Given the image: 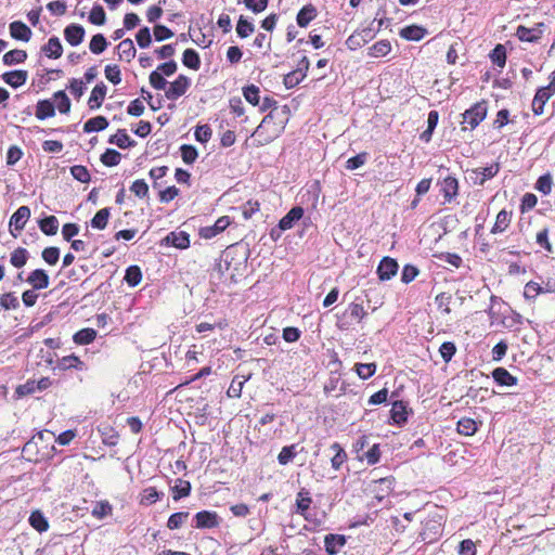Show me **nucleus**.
Wrapping results in <instances>:
<instances>
[{
  "label": "nucleus",
  "instance_id": "obj_6",
  "mask_svg": "<svg viewBox=\"0 0 555 555\" xmlns=\"http://www.w3.org/2000/svg\"><path fill=\"white\" fill-rule=\"evenodd\" d=\"M220 520L221 519L216 512L201 511L194 516V527L198 529H211L218 527L220 525Z\"/></svg>",
  "mask_w": 555,
  "mask_h": 555
},
{
  "label": "nucleus",
  "instance_id": "obj_61",
  "mask_svg": "<svg viewBox=\"0 0 555 555\" xmlns=\"http://www.w3.org/2000/svg\"><path fill=\"white\" fill-rule=\"evenodd\" d=\"M130 191L139 198L149 197V185L143 179L133 181L130 186Z\"/></svg>",
  "mask_w": 555,
  "mask_h": 555
},
{
  "label": "nucleus",
  "instance_id": "obj_56",
  "mask_svg": "<svg viewBox=\"0 0 555 555\" xmlns=\"http://www.w3.org/2000/svg\"><path fill=\"white\" fill-rule=\"evenodd\" d=\"M181 157L188 165H192L198 157V152L195 146L183 144L180 146Z\"/></svg>",
  "mask_w": 555,
  "mask_h": 555
},
{
  "label": "nucleus",
  "instance_id": "obj_62",
  "mask_svg": "<svg viewBox=\"0 0 555 555\" xmlns=\"http://www.w3.org/2000/svg\"><path fill=\"white\" fill-rule=\"evenodd\" d=\"M42 259L50 266H54L57 263L59 259H60V248L57 247H54V246H50V247H46L43 250H42Z\"/></svg>",
  "mask_w": 555,
  "mask_h": 555
},
{
  "label": "nucleus",
  "instance_id": "obj_50",
  "mask_svg": "<svg viewBox=\"0 0 555 555\" xmlns=\"http://www.w3.org/2000/svg\"><path fill=\"white\" fill-rule=\"evenodd\" d=\"M88 18H89V22L93 25H98V26L104 25L106 22V13H105L103 7L100 4H95L91 9Z\"/></svg>",
  "mask_w": 555,
  "mask_h": 555
},
{
  "label": "nucleus",
  "instance_id": "obj_23",
  "mask_svg": "<svg viewBox=\"0 0 555 555\" xmlns=\"http://www.w3.org/2000/svg\"><path fill=\"white\" fill-rule=\"evenodd\" d=\"M108 143L115 144L119 149H128L137 144L135 141L128 135L126 129H118L116 134L109 137Z\"/></svg>",
  "mask_w": 555,
  "mask_h": 555
},
{
  "label": "nucleus",
  "instance_id": "obj_1",
  "mask_svg": "<svg viewBox=\"0 0 555 555\" xmlns=\"http://www.w3.org/2000/svg\"><path fill=\"white\" fill-rule=\"evenodd\" d=\"M486 118L485 102L476 103L463 114V130H474Z\"/></svg>",
  "mask_w": 555,
  "mask_h": 555
},
{
  "label": "nucleus",
  "instance_id": "obj_53",
  "mask_svg": "<svg viewBox=\"0 0 555 555\" xmlns=\"http://www.w3.org/2000/svg\"><path fill=\"white\" fill-rule=\"evenodd\" d=\"M369 157H370L369 153L361 152L358 155L350 157L346 162L345 168L350 171L356 170V169L362 167L369 160Z\"/></svg>",
  "mask_w": 555,
  "mask_h": 555
},
{
  "label": "nucleus",
  "instance_id": "obj_18",
  "mask_svg": "<svg viewBox=\"0 0 555 555\" xmlns=\"http://www.w3.org/2000/svg\"><path fill=\"white\" fill-rule=\"evenodd\" d=\"M318 16V10L317 8L308 3L304 5L296 16V23L299 27H307L315 17Z\"/></svg>",
  "mask_w": 555,
  "mask_h": 555
},
{
  "label": "nucleus",
  "instance_id": "obj_20",
  "mask_svg": "<svg viewBox=\"0 0 555 555\" xmlns=\"http://www.w3.org/2000/svg\"><path fill=\"white\" fill-rule=\"evenodd\" d=\"M493 380L503 387H512L517 385V377L513 376L506 369L496 367L492 371Z\"/></svg>",
  "mask_w": 555,
  "mask_h": 555
},
{
  "label": "nucleus",
  "instance_id": "obj_27",
  "mask_svg": "<svg viewBox=\"0 0 555 555\" xmlns=\"http://www.w3.org/2000/svg\"><path fill=\"white\" fill-rule=\"evenodd\" d=\"M28 521L29 525L40 533L46 532L49 529L48 519L39 509L31 512Z\"/></svg>",
  "mask_w": 555,
  "mask_h": 555
},
{
  "label": "nucleus",
  "instance_id": "obj_26",
  "mask_svg": "<svg viewBox=\"0 0 555 555\" xmlns=\"http://www.w3.org/2000/svg\"><path fill=\"white\" fill-rule=\"evenodd\" d=\"M426 29L422 26L410 25L400 30V36L405 40L420 41L426 35Z\"/></svg>",
  "mask_w": 555,
  "mask_h": 555
},
{
  "label": "nucleus",
  "instance_id": "obj_64",
  "mask_svg": "<svg viewBox=\"0 0 555 555\" xmlns=\"http://www.w3.org/2000/svg\"><path fill=\"white\" fill-rule=\"evenodd\" d=\"M305 77L299 74L296 69L289 72L284 76L283 83L286 89H293L298 86Z\"/></svg>",
  "mask_w": 555,
  "mask_h": 555
},
{
  "label": "nucleus",
  "instance_id": "obj_14",
  "mask_svg": "<svg viewBox=\"0 0 555 555\" xmlns=\"http://www.w3.org/2000/svg\"><path fill=\"white\" fill-rule=\"evenodd\" d=\"M10 35L15 40L28 42L31 38V29L21 21H14L9 25Z\"/></svg>",
  "mask_w": 555,
  "mask_h": 555
},
{
  "label": "nucleus",
  "instance_id": "obj_9",
  "mask_svg": "<svg viewBox=\"0 0 555 555\" xmlns=\"http://www.w3.org/2000/svg\"><path fill=\"white\" fill-rule=\"evenodd\" d=\"M231 223L229 216H222L217 219L214 225L204 227L199 230V235L204 238H212L223 232Z\"/></svg>",
  "mask_w": 555,
  "mask_h": 555
},
{
  "label": "nucleus",
  "instance_id": "obj_37",
  "mask_svg": "<svg viewBox=\"0 0 555 555\" xmlns=\"http://www.w3.org/2000/svg\"><path fill=\"white\" fill-rule=\"evenodd\" d=\"M391 51V44L388 40H379L369 48V55L372 57L386 56Z\"/></svg>",
  "mask_w": 555,
  "mask_h": 555
},
{
  "label": "nucleus",
  "instance_id": "obj_57",
  "mask_svg": "<svg viewBox=\"0 0 555 555\" xmlns=\"http://www.w3.org/2000/svg\"><path fill=\"white\" fill-rule=\"evenodd\" d=\"M374 482H375L376 485H378L379 490H380V492H382L380 494H379V493H377V494H376V498H377L379 501H382V500H383V498H384L385 495H387V494L391 491L392 486H393V482H395V479H393V477H384V478H379L378 480H374Z\"/></svg>",
  "mask_w": 555,
  "mask_h": 555
},
{
  "label": "nucleus",
  "instance_id": "obj_49",
  "mask_svg": "<svg viewBox=\"0 0 555 555\" xmlns=\"http://www.w3.org/2000/svg\"><path fill=\"white\" fill-rule=\"evenodd\" d=\"M100 159L105 166L113 167L117 166L120 163L121 154L114 149H107L101 155Z\"/></svg>",
  "mask_w": 555,
  "mask_h": 555
},
{
  "label": "nucleus",
  "instance_id": "obj_22",
  "mask_svg": "<svg viewBox=\"0 0 555 555\" xmlns=\"http://www.w3.org/2000/svg\"><path fill=\"white\" fill-rule=\"evenodd\" d=\"M41 51L50 59H59L63 54V47L60 39L53 36L41 48Z\"/></svg>",
  "mask_w": 555,
  "mask_h": 555
},
{
  "label": "nucleus",
  "instance_id": "obj_3",
  "mask_svg": "<svg viewBox=\"0 0 555 555\" xmlns=\"http://www.w3.org/2000/svg\"><path fill=\"white\" fill-rule=\"evenodd\" d=\"M546 29V25L543 22L537 23L533 27L528 28L524 25H519L516 30V36L520 41L524 42H538L543 33Z\"/></svg>",
  "mask_w": 555,
  "mask_h": 555
},
{
  "label": "nucleus",
  "instance_id": "obj_60",
  "mask_svg": "<svg viewBox=\"0 0 555 555\" xmlns=\"http://www.w3.org/2000/svg\"><path fill=\"white\" fill-rule=\"evenodd\" d=\"M0 307L4 310H15L20 307V301L13 293H7L0 296Z\"/></svg>",
  "mask_w": 555,
  "mask_h": 555
},
{
  "label": "nucleus",
  "instance_id": "obj_28",
  "mask_svg": "<svg viewBox=\"0 0 555 555\" xmlns=\"http://www.w3.org/2000/svg\"><path fill=\"white\" fill-rule=\"evenodd\" d=\"M465 179L472 185H482L486 182V167L467 168Z\"/></svg>",
  "mask_w": 555,
  "mask_h": 555
},
{
  "label": "nucleus",
  "instance_id": "obj_42",
  "mask_svg": "<svg viewBox=\"0 0 555 555\" xmlns=\"http://www.w3.org/2000/svg\"><path fill=\"white\" fill-rule=\"evenodd\" d=\"M488 56L491 59L494 65L504 67L506 63V49L503 44L498 43Z\"/></svg>",
  "mask_w": 555,
  "mask_h": 555
},
{
  "label": "nucleus",
  "instance_id": "obj_59",
  "mask_svg": "<svg viewBox=\"0 0 555 555\" xmlns=\"http://www.w3.org/2000/svg\"><path fill=\"white\" fill-rule=\"evenodd\" d=\"M356 372L361 379H367L376 372L375 363H357Z\"/></svg>",
  "mask_w": 555,
  "mask_h": 555
},
{
  "label": "nucleus",
  "instance_id": "obj_47",
  "mask_svg": "<svg viewBox=\"0 0 555 555\" xmlns=\"http://www.w3.org/2000/svg\"><path fill=\"white\" fill-rule=\"evenodd\" d=\"M255 31V26L251 22L247 21L243 15L240 16L236 24V33L240 38H247Z\"/></svg>",
  "mask_w": 555,
  "mask_h": 555
},
{
  "label": "nucleus",
  "instance_id": "obj_51",
  "mask_svg": "<svg viewBox=\"0 0 555 555\" xmlns=\"http://www.w3.org/2000/svg\"><path fill=\"white\" fill-rule=\"evenodd\" d=\"M297 444L285 446L282 448L278 455V461L281 465H287L297 455Z\"/></svg>",
  "mask_w": 555,
  "mask_h": 555
},
{
  "label": "nucleus",
  "instance_id": "obj_63",
  "mask_svg": "<svg viewBox=\"0 0 555 555\" xmlns=\"http://www.w3.org/2000/svg\"><path fill=\"white\" fill-rule=\"evenodd\" d=\"M70 173L79 182L88 183L91 179L88 169L82 165H75L70 167Z\"/></svg>",
  "mask_w": 555,
  "mask_h": 555
},
{
  "label": "nucleus",
  "instance_id": "obj_39",
  "mask_svg": "<svg viewBox=\"0 0 555 555\" xmlns=\"http://www.w3.org/2000/svg\"><path fill=\"white\" fill-rule=\"evenodd\" d=\"M61 370L77 369L83 370L85 363L75 354L63 357L57 364Z\"/></svg>",
  "mask_w": 555,
  "mask_h": 555
},
{
  "label": "nucleus",
  "instance_id": "obj_43",
  "mask_svg": "<svg viewBox=\"0 0 555 555\" xmlns=\"http://www.w3.org/2000/svg\"><path fill=\"white\" fill-rule=\"evenodd\" d=\"M178 485L171 488L172 499L179 501L182 498L189 496L191 493V483L188 480L178 479Z\"/></svg>",
  "mask_w": 555,
  "mask_h": 555
},
{
  "label": "nucleus",
  "instance_id": "obj_48",
  "mask_svg": "<svg viewBox=\"0 0 555 555\" xmlns=\"http://www.w3.org/2000/svg\"><path fill=\"white\" fill-rule=\"evenodd\" d=\"M163 495L164 493L158 492L155 487H149L143 490L140 503L143 505H151L158 501Z\"/></svg>",
  "mask_w": 555,
  "mask_h": 555
},
{
  "label": "nucleus",
  "instance_id": "obj_25",
  "mask_svg": "<svg viewBox=\"0 0 555 555\" xmlns=\"http://www.w3.org/2000/svg\"><path fill=\"white\" fill-rule=\"evenodd\" d=\"M36 117L43 120L55 115V106L51 100H39L36 105Z\"/></svg>",
  "mask_w": 555,
  "mask_h": 555
},
{
  "label": "nucleus",
  "instance_id": "obj_5",
  "mask_svg": "<svg viewBox=\"0 0 555 555\" xmlns=\"http://www.w3.org/2000/svg\"><path fill=\"white\" fill-rule=\"evenodd\" d=\"M191 86V79L184 75H179L176 80L170 82L169 88L165 91V95L168 100H177Z\"/></svg>",
  "mask_w": 555,
  "mask_h": 555
},
{
  "label": "nucleus",
  "instance_id": "obj_17",
  "mask_svg": "<svg viewBox=\"0 0 555 555\" xmlns=\"http://www.w3.org/2000/svg\"><path fill=\"white\" fill-rule=\"evenodd\" d=\"M106 92L107 87L103 81L96 83L93 90L91 91V95L88 100L89 108L92 111L100 108L105 99Z\"/></svg>",
  "mask_w": 555,
  "mask_h": 555
},
{
  "label": "nucleus",
  "instance_id": "obj_58",
  "mask_svg": "<svg viewBox=\"0 0 555 555\" xmlns=\"http://www.w3.org/2000/svg\"><path fill=\"white\" fill-rule=\"evenodd\" d=\"M135 39H137L138 46L141 49L149 48L152 43V35H151L150 28L147 26L140 28L135 35Z\"/></svg>",
  "mask_w": 555,
  "mask_h": 555
},
{
  "label": "nucleus",
  "instance_id": "obj_15",
  "mask_svg": "<svg viewBox=\"0 0 555 555\" xmlns=\"http://www.w3.org/2000/svg\"><path fill=\"white\" fill-rule=\"evenodd\" d=\"M1 78L7 85L16 89L27 81L28 73L24 69H15L5 72L4 74H2Z\"/></svg>",
  "mask_w": 555,
  "mask_h": 555
},
{
  "label": "nucleus",
  "instance_id": "obj_12",
  "mask_svg": "<svg viewBox=\"0 0 555 555\" xmlns=\"http://www.w3.org/2000/svg\"><path fill=\"white\" fill-rule=\"evenodd\" d=\"M30 217V209L28 206H21L17 208V210L12 215L11 219H10V228H11V233L16 236L14 233H13V230H16V231H21L24 229L27 220L29 219Z\"/></svg>",
  "mask_w": 555,
  "mask_h": 555
},
{
  "label": "nucleus",
  "instance_id": "obj_54",
  "mask_svg": "<svg viewBox=\"0 0 555 555\" xmlns=\"http://www.w3.org/2000/svg\"><path fill=\"white\" fill-rule=\"evenodd\" d=\"M190 513L189 512H177L170 515L167 521V527L170 530H175L180 528L189 518Z\"/></svg>",
  "mask_w": 555,
  "mask_h": 555
},
{
  "label": "nucleus",
  "instance_id": "obj_36",
  "mask_svg": "<svg viewBox=\"0 0 555 555\" xmlns=\"http://www.w3.org/2000/svg\"><path fill=\"white\" fill-rule=\"evenodd\" d=\"M111 216V208L105 207L100 209L94 217L91 219L90 223L93 229L103 230L106 228L108 218Z\"/></svg>",
  "mask_w": 555,
  "mask_h": 555
},
{
  "label": "nucleus",
  "instance_id": "obj_24",
  "mask_svg": "<svg viewBox=\"0 0 555 555\" xmlns=\"http://www.w3.org/2000/svg\"><path fill=\"white\" fill-rule=\"evenodd\" d=\"M119 60H125L130 62L134 59L137 50L134 48L133 41L130 38L124 39L117 46Z\"/></svg>",
  "mask_w": 555,
  "mask_h": 555
},
{
  "label": "nucleus",
  "instance_id": "obj_33",
  "mask_svg": "<svg viewBox=\"0 0 555 555\" xmlns=\"http://www.w3.org/2000/svg\"><path fill=\"white\" fill-rule=\"evenodd\" d=\"M311 502H312V499L310 496L309 491L307 489L302 488L297 493V499H296L297 509H296V512L306 517V513L309 509Z\"/></svg>",
  "mask_w": 555,
  "mask_h": 555
},
{
  "label": "nucleus",
  "instance_id": "obj_2",
  "mask_svg": "<svg viewBox=\"0 0 555 555\" xmlns=\"http://www.w3.org/2000/svg\"><path fill=\"white\" fill-rule=\"evenodd\" d=\"M377 30L372 27H364L360 30L353 31L346 40V46L349 50H357L375 37Z\"/></svg>",
  "mask_w": 555,
  "mask_h": 555
},
{
  "label": "nucleus",
  "instance_id": "obj_30",
  "mask_svg": "<svg viewBox=\"0 0 555 555\" xmlns=\"http://www.w3.org/2000/svg\"><path fill=\"white\" fill-rule=\"evenodd\" d=\"M27 59V52L25 50L14 49L9 52H7L3 57L2 62L5 66H13L16 64L24 63Z\"/></svg>",
  "mask_w": 555,
  "mask_h": 555
},
{
  "label": "nucleus",
  "instance_id": "obj_46",
  "mask_svg": "<svg viewBox=\"0 0 555 555\" xmlns=\"http://www.w3.org/2000/svg\"><path fill=\"white\" fill-rule=\"evenodd\" d=\"M511 222V214L506 210H501L498 216L494 225L491 229V233H501L503 232Z\"/></svg>",
  "mask_w": 555,
  "mask_h": 555
},
{
  "label": "nucleus",
  "instance_id": "obj_55",
  "mask_svg": "<svg viewBox=\"0 0 555 555\" xmlns=\"http://www.w3.org/2000/svg\"><path fill=\"white\" fill-rule=\"evenodd\" d=\"M477 430V423L472 418H462L457 422V431L461 435L470 436Z\"/></svg>",
  "mask_w": 555,
  "mask_h": 555
},
{
  "label": "nucleus",
  "instance_id": "obj_44",
  "mask_svg": "<svg viewBox=\"0 0 555 555\" xmlns=\"http://www.w3.org/2000/svg\"><path fill=\"white\" fill-rule=\"evenodd\" d=\"M108 42L102 34L94 35L89 43V49L93 54H101L106 50Z\"/></svg>",
  "mask_w": 555,
  "mask_h": 555
},
{
  "label": "nucleus",
  "instance_id": "obj_32",
  "mask_svg": "<svg viewBox=\"0 0 555 555\" xmlns=\"http://www.w3.org/2000/svg\"><path fill=\"white\" fill-rule=\"evenodd\" d=\"M182 63L185 67L198 70L201 68V57L194 49H186L182 54Z\"/></svg>",
  "mask_w": 555,
  "mask_h": 555
},
{
  "label": "nucleus",
  "instance_id": "obj_13",
  "mask_svg": "<svg viewBox=\"0 0 555 555\" xmlns=\"http://www.w3.org/2000/svg\"><path fill=\"white\" fill-rule=\"evenodd\" d=\"M26 282L30 284L34 289L40 291L49 286L50 278L46 270L36 269L28 274Z\"/></svg>",
  "mask_w": 555,
  "mask_h": 555
},
{
  "label": "nucleus",
  "instance_id": "obj_52",
  "mask_svg": "<svg viewBox=\"0 0 555 555\" xmlns=\"http://www.w3.org/2000/svg\"><path fill=\"white\" fill-rule=\"evenodd\" d=\"M27 259H28L27 249H25L23 247H18L11 254L10 262L15 268H22L26 264Z\"/></svg>",
  "mask_w": 555,
  "mask_h": 555
},
{
  "label": "nucleus",
  "instance_id": "obj_35",
  "mask_svg": "<svg viewBox=\"0 0 555 555\" xmlns=\"http://www.w3.org/2000/svg\"><path fill=\"white\" fill-rule=\"evenodd\" d=\"M124 280L130 287L138 286L142 280V271L140 267L135 264L128 267L126 269Z\"/></svg>",
  "mask_w": 555,
  "mask_h": 555
},
{
  "label": "nucleus",
  "instance_id": "obj_11",
  "mask_svg": "<svg viewBox=\"0 0 555 555\" xmlns=\"http://www.w3.org/2000/svg\"><path fill=\"white\" fill-rule=\"evenodd\" d=\"M85 28L79 24H69L64 29L65 40L73 47L80 44L85 38Z\"/></svg>",
  "mask_w": 555,
  "mask_h": 555
},
{
  "label": "nucleus",
  "instance_id": "obj_4",
  "mask_svg": "<svg viewBox=\"0 0 555 555\" xmlns=\"http://www.w3.org/2000/svg\"><path fill=\"white\" fill-rule=\"evenodd\" d=\"M438 184L440 185L439 192L443 195L444 203H451L457 195V179L450 173H447L444 177L441 175Z\"/></svg>",
  "mask_w": 555,
  "mask_h": 555
},
{
  "label": "nucleus",
  "instance_id": "obj_45",
  "mask_svg": "<svg viewBox=\"0 0 555 555\" xmlns=\"http://www.w3.org/2000/svg\"><path fill=\"white\" fill-rule=\"evenodd\" d=\"M243 95L245 100L254 106L260 103V89L255 85H248L243 88Z\"/></svg>",
  "mask_w": 555,
  "mask_h": 555
},
{
  "label": "nucleus",
  "instance_id": "obj_29",
  "mask_svg": "<svg viewBox=\"0 0 555 555\" xmlns=\"http://www.w3.org/2000/svg\"><path fill=\"white\" fill-rule=\"evenodd\" d=\"M439 113L437 111H430L427 117V128L420 134V139L423 142L428 143L431 140L433 133L438 125Z\"/></svg>",
  "mask_w": 555,
  "mask_h": 555
},
{
  "label": "nucleus",
  "instance_id": "obj_40",
  "mask_svg": "<svg viewBox=\"0 0 555 555\" xmlns=\"http://www.w3.org/2000/svg\"><path fill=\"white\" fill-rule=\"evenodd\" d=\"M331 449L333 451H335V454L331 460L332 467L335 470H338L341 467V465L346 462L347 453L345 452V450L341 448V446L338 442H334L331 446Z\"/></svg>",
  "mask_w": 555,
  "mask_h": 555
},
{
  "label": "nucleus",
  "instance_id": "obj_16",
  "mask_svg": "<svg viewBox=\"0 0 555 555\" xmlns=\"http://www.w3.org/2000/svg\"><path fill=\"white\" fill-rule=\"evenodd\" d=\"M305 210L301 206L293 207L280 221V228L282 230L292 229L297 221L304 217Z\"/></svg>",
  "mask_w": 555,
  "mask_h": 555
},
{
  "label": "nucleus",
  "instance_id": "obj_31",
  "mask_svg": "<svg viewBox=\"0 0 555 555\" xmlns=\"http://www.w3.org/2000/svg\"><path fill=\"white\" fill-rule=\"evenodd\" d=\"M108 127V120L104 116H95L88 119L83 125V131L87 133L98 132Z\"/></svg>",
  "mask_w": 555,
  "mask_h": 555
},
{
  "label": "nucleus",
  "instance_id": "obj_10",
  "mask_svg": "<svg viewBox=\"0 0 555 555\" xmlns=\"http://www.w3.org/2000/svg\"><path fill=\"white\" fill-rule=\"evenodd\" d=\"M408 403L402 400H393L390 410V417L395 424L402 426L408 422Z\"/></svg>",
  "mask_w": 555,
  "mask_h": 555
},
{
  "label": "nucleus",
  "instance_id": "obj_38",
  "mask_svg": "<svg viewBox=\"0 0 555 555\" xmlns=\"http://www.w3.org/2000/svg\"><path fill=\"white\" fill-rule=\"evenodd\" d=\"M96 337V331L90 327L82 328L74 334L73 339L77 345H88Z\"/></svg>",
  "mask_w": 555,
  "mask_h": 555
},
{
  "label": "nucleus",
  "instance_id": "obj_7",
  "mask_svg": "<svg viewBox=\"0 0 555 555\" xmlns=\"http://www.w3.org/2000/svg\"><path fill=\"white\" fill-rule=\"evenodd\" d=\"M160 245L186 249L190 246V235L184 231H172L160 241Z\"/></svg>",
  "mask_w": 555,
  "mask_h": 555
},
{
  "label": "nucleus",
  "instance_id": "obj_34",
  "mask_svg": "<svg viewBox=\"0 0 555 555\" xmlns=\"http://www.w3.org/2000/svg\"><path fill=\"white\" fill-rule=\"evenodd\" d=\"M39 228L46 235H55L59 230V220L55 216H48L39 221Z\"/></svg>",
  "mask_w": 555,
  "mask_h": 555
},
{
  "label": "nucleus",
  "instance_id": "obj_41",
  "mask_svg": "<svg viewBox=\"0 0 555 555\" xmlns=\"http://www.w3.org/2000/svg\"><path fill=\"white\" fill-rule=\"evenodd\" d=\"M266 127L264 124H260L253 133L258 145L269 144L278 137V133H267Z\"/></svg>",
  "mask_w": 555,
  "mask_h": 555
},
{
  "label": "nucleus",
  "instance_id": "obj_21",
  "mask_svg": "<svg viewBox=\"0 0 555 555\" xmlns=\"http://www.w3.org/2000/svg\"><path fill=\"white\" fill-rule=\"evenodd\" d=\"M346 542L347 540L345 535L328 533L324 538L325 551L330 555H334L346 544Z\"/></svg>",
  "mask_w": 555,
  "mask_h": 555
},
{
  "label": "nucleus",
  "instance_id": "obj_8",
  "mask_svg": "<svg viewBox=\"0 0 555 555\" xmlns=\"http://www.w3.org/2000/svg\"><path fill=\"white\" fill-rule=\"evenodd\" d=\"M399 269V264L396 259L390 257H384L378 267H377V275L382 281H388L393 278Z\"/></svg>",
  "mask_w": 555,
  "mask_h": 555
},
{
  "label": "nucleus",
  "instance_id": "obj_19",
  "mask_svg": "<svg viewBox=\"0 0 555 555\" xmlns=\"http://www.w3.org/2000/svg\"><path fill=\"white\" fill-rule=\"evenodd\" d=\"M552 92L547 90L545 87H541L537 90L535 95L532 101V112L534 115H542L544 111V105L552 96Z\"/></svg>",
  "mask_w": 555,
  "mask_h": 555
}]
</instances>
